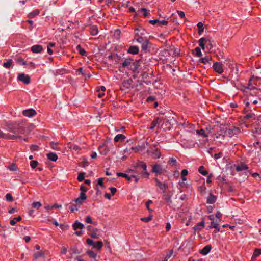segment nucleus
I'll list each match as a JSON object with an SVG mask.
<instances>
[{
  "mask_svg": "<svg viewBox=\"0 0 261 261\" xmlns=\"http://www.w3.org/2000/svg\"><path fill=\"white\" fill-rule=\"evenodd\" d=\"M138 68V63L135 62H134L133 61L131 63V65H130V66H129L128 69L132 70L133 72H135L137 70Z\"/></svg>",
  "mask_w": 261,
  "mask_h": 261,
  "instance_id": "nucleus-30",
  "label": "nucleus"
},
{
  "mask_svg": "<svg viewBox=\"0 0 261 261\" xmlns=\"http://www.w3.org/2000/svg\"><path fill=\"white\" fill-rule=\"evenodd\" d=\"M61 207H62L61 205H58V204H55L53 205H46L45 206V208L47 210H49L50 209L58 208H60Z\"/></svg>",
  "mask_w": 261,
  "mask_h": 261,
  "instance_id": "nucleus-34",
  "label": "nucleus"
},
{
  "mask_svg": "<svg viewBox=\"0 0 261 261\" xmlns=\"http://www.w3.org/2000/svg\"><path fill=\"white\" fill-rule=\"evenodd\" d=\"M85 222L87 223H89V224L93 223L94 225L96 224L95 223H93V221L92 220V219H91V217L90 216H86V217L85 218Z\"/></svg>",
  "mask_w": 261,
  "mask_h": 261,
  "instance_id": "nucleus-48",
  "label": "nucleus"
},
{
  "mask_svg": "<svg viewBox=\"0 0 261 261\" xmlns=\"http://www.w3.org/2000/svg\"><path fill=\"white\" fill-rule=\"evenodd\" d=\"M234 166L236 167V169L238 172L247 170L248 169L247 165L243 163L234 165Z\"/></svg>",
  "mask_w": 261,
  "mask_h": 261,
  "instance_id": "nucleus-9",
  "label": "nucleus"
},
{
  "mask_svg": "<svg viewBox=\"0 0 261 261\" xmlns=\"http://www.w3.org/2000/svg\"><path fill=\"white\" fill-rule=\"evenodd\" d=\"M148 153L152 156L153 159L160 158L161 155V153L159 149H155L154 150H148Z\"/></svg>",
  "mask_w": 261,
  "mask_h": 261,
  "instance_id": "nucleus-6",
  "label": "nucleus"
},
{
  "mask_svg": "<svg viewBox=\"0 0 261 261\" xmlns=\"http://www.w3.org/2000/svg\"><path fill=\"white\" fill-rule=\"evenodd\" d=\"M6 129L8 131L12 133L13 134L4 133L0 130V138L6 140H15L21 138V136L19 134H24L25 128L22 123L14 122L7 123L6 125Z\"/></svg>",
  "mask_w": 261,
  "mask_h": 261,
  "instance_id": "nucleus-1",
  "label": "nucleus"
},
{
  "mask_svg": "<svg viewBox=\"0 0 261 261\" xmlns=\"http://www.w3.org/2000/svg\"><path fill=\"white\" fill-rule=\"evenodd\" d=\"M209 228H215L216 229L217 232H219L220 230V228L219 226L218 222L217 221H212L211 224L210 226H209Z\"/></svg>",
  "mask_w": 261,
  "mask_h": 261,
  "instance_id": "nucleus-17",
  "label": "nucleus"
},
{
  "mask_svg": "<svg viewBox=\"0 0 261 261\" xmlns=\"http://www.w3.org/2000/svg\"><path fill=\"white\" fill-rule=\"evenodd\" d=\"M188 171L187 169H184L182 170L181 173V176H186L188 175Z\"/></svg>",
  "mask_w": 261,
  "mask_h": 261,
  "instance_id": "nucleus-64",
  "label": "nucleus"
},
{
  "mask_svg": "<svg viewBox=\"0 0 261 261\" xmlns=\"http://www.w3.org/2000/svg\"><path fill=\"white\" fill-rule=\"evenodd\" d=\"M163 198L166 200V201L169 203H171L172 202L171 200V196L169 194H164L163 195Z\"/></svg>",
  "mask_w": 261,
  "mask_h": 261,
  "instance_id": "nucleus-44",
  "label": "nucleus"
},
{
  "mask_svg": "<svg viewBox=\"0 0 261 261\" xmlns=\"http://www.w3.org/2000/svg\"><path fill=\"white\" fill-rule=\"evenodd\" d=\"M84 173H81L78 175L77 180L79 181H82L84 180Z\"/></svg>",
  "mask_w": 261,
  "mask_h": 261,
  "instance_id": "nucleus-58",
  "label": "nucleus"
},
{
  "mask_svg": "<svg viewBox=\"0 0 261 261\" xmlns=\"http://www.w3.org/2000/svg\"><path fill=\"white\" fill-rule=\"evenodd\" d=\"M197 27L199 28V34H200L201 32H203L204 28L203 27V23L202 22H198L197 24Z\"/></svg>",
  "mask_w": 261,
  "mask_h": 261,
  "instance_id": "nucleus-46",
  "label": "nucleus"
},
{
  "mask_svg": "<svg viewBox=\"0 0 261 261\" xmlns=\"http://www.w3.org/2000/svg\"><path fill=\"white\" fill-rule=\"evenodd\" d=\"M43 256H44V253L42 251L38 252H36L34 254V258L35 259Z\"/></svg>",
  "mask_w": 261,
  "mask_h": 261,
  "instance_id": "nucleus-41",
  "label": "nucleus"
},
{
  "mask_svg": "<svg viewBox=\"0 0 261 261\" xmlns=\"http://www.w3.org/2000/svg\"><path fill=\"white\" fill-rule=\"evenodd\" d=\"M195 51L196 52V56L197 57H201L202 56V53H201V49L199 47H196L195 48Z\"/></svg>",
  "mask_w": 261,
  "mask_h": 261,
  "instance_id": "nucleus-49",
  "label": "nucleus"
},
{
  "mask_svg": "<svg viewBox=\"0 0 261 261\" xmlns=\"http://www.w3.org/2000/svg\"><path fill=\"white\" fill-rule=\"evenodd\" d=\"M117 175L119 177L125 178L129 181H130L132 179V176H129L125 173L118 172L117 173Z\"/></svg>",
  "mask_w": 261,
  "mask_h": 261,
  "instance_id": "nucleus-29",
  "label": "nucleus"
},
{
  "mask_svg": "<svg viewBox=\"0 0 261 261\" xmlns=\"http://www.w3.org/2000/svg\"><path fill=\"white\" fill-rule=\"evenodd\" d=\"M98 150L100 154L103 155H106L109 152V149L106 146V142L99 146Z\"/></svg>",
  "mask_w": 261,
  "mask_h": 261,
  "instance_id": "nucleus-10",
  "label": "nucleus"
},
{
  "mask_svg": "<svg viewBox=\"0 0 261 261\" xmlns=\"http://www.w3.org/2000/svg\"><path fill=\"white\" fill-rule=\"evenodd\" d=\"M68 147L70 149H73L74 150H77L80 149L79 146H78L77 145H76L75 144H71L70 143H69L68 144Z\"/></svg>",
  "mask_w": 261,
  "mask_h": 261,
  "instance_id": "nucleus-38",
  "label": "nucleus"
},
{
  "mask_svg": "<svg viewBox=\"0 0 261 261\" xmlns=\"http://www.w3.org/2000/svg\"><path fill=\"white\" fill-rule=\"evenodd\" d=\"M6 199L8 201H13V198L10 193H7L6 195Z\"/></svg>",
  "mask_w": 261,
  "mask_h": 261,
  "instance_id": "nucleus-53",
  "label": "nucleus"
},
{
  "mask_svg": "<svg viewBox=\"0 0 261 261\" xmlns=\"http://www.w3.org/2000/svg\"><path fill=\"white\" fill-rule=\"evenodd\" d=\"M98 231L97 228L92 229V231H91L89 232V235L92 238L97 239L98 238V235L97 234V232Z\"/></svg>",
  "mask_w": 261,
  "mask_h": 261,
  "instance_id": "nucleus-25",
  "label": "nucleus"
},
{
  "mask_svg": "<svg viewBox=\"0 0 261 261\" xmlns=\"http://www.w3.org/2000/svg\"><path fill=\"white\" fill-rule=\"evenodd\" d=\"M162 122V119L159 118L155 119L151 123L149 128L153 130L155 127H159L160 124Z\"/></svg>",
  "mask_w": 261,
  "mask_h": 261,
  "instance_id": "nucleus-8",
  "label": "nucleus"
},
{
  "mask_svg": "<svg viewBox=\"0 0 261 261\" xmlns=\"http://www.w3.org/2000/svg\"><path fill=\"white\" fill-rule=\"evenodd\" d=\"M139 166L141 168H142L143 171H146V170L147 166H146V165L145 163H141L139 165Z\"/></svg>",
  "mask_w": 261,
  "mask_h": 261,
  "instance_id": "nucleus-62",
  "label": "nucleus"
},
{
  "mask_svg": "<svg viewBox=\"0 0 261 261\" xmlns=\"http://www.w3.org/2000/svg\"><path fill=\"white\" fill-rule=\"evenodd\" d=\"M152 172L157 174H161L163 173L164 169L161 165L156 164L152 166Z\"/></svg>",
  "mask_w": 261,
  "mask_h": 261,
  "instance_id": "nucleus-7",
  "label": "nucleus"
},
{
  "mask_svg": "<svg viewBox=\"0 0 261 261\" xmlns=\"http://www.w3.org/2000/svg\"><path fill=\"white\" fill-rule=\"evenodd\" d=\"M89 32L92 35H96L98 34V30L96 25H92L89 28Z\"/></svg>",
  "mask_w": 261,
  "mask_h": 261,
  "instance_id": "nucleus-19",
  "label": "nucleus"
},
{
  "mask_svg": "<svg viewBox=\"0 0 261 261\" xmlns=\"http://www.w3.org/2000/svg\"><path fill=\"white\" fill-rule=\"evenodd\" d=\"M133 61V60L130 59H125L124 62L122 63L121 66H120V69L124 68H129V66L131 65V63Z\"/></svg>",
  "mask_w": 261,
  "mask_h": 261,
  "instance_id": "nucleus-13",
  "label": "nucleus"
},
{
  "mask_svg": "<svg viewBox=\"0 0 261 261\" xmlns=\"http://www.w3.org/2000/svg\"><path fill=\"white\" fill-rule=\"evenodd\" d=\"M126 138V137L125 136V135H123V134H118L117 135L114 139V141L115 142H123L125 140V139Z\"/></svg>",
  "mask_w": 261,
  "mask_h": 261,
  "instance_id": "nucleus-16",
  "label": "nucleus"
},
{
  "mask_svg": "<svg viewBox=\"0 0 261 261\" xmlns=\"http://www.w3.org/2000/svg\"><path fill=\"white\" fill-rule=\"evenodd\" d=\"M168 163L172 166L175 165L176 163V160L173 158H170Z\"/></svg>",
  "mask_w": 261,
  "mask_h": 261,
  "instance_id": "nucleus-52",
  "label": "nucleus"
},
{
  "mask_svg": "<svg viewBox=\"0 0 261 261\" xmlns=\"http://www.w3.org/2000/svg\"><path fill=\"white\" fill-rule=\"evenodd\" d=\"M16 62L20 65H25L27 64L26 62L21 57H19L16 59Z\"/></svg>",
  "mask_w": 261,
  "mask_h": 261,
  "instance_id": "nucleus-43",
  "label": "nucleus"
},
{
  "mask_svg": "<svg viewBox=\"0 0 261 261\" xmlns=\"http://www.w3.org/2000/svg\"><path fill=\"white\" fill-rule=\"evenodd\" d=\"M140 11L143 12V15L144 17H146L147 16L148 13L147 12L146 9L144 8H141V9H140Z\"/></svg>",
  "mask_w": 261,
  "mask_h": 261,
  "instance_id": "nucleus-56",
  "label": "nucleus"
},
{
  "mask_svg": "<svg viewBox=\"0 0 261 261\" xmlns=\"http://www.w3.org/2000/svg\"><path fill=\"white\" fill-rule=\"evenodd\" d=\"M77 50L80 55L82 56H85L86 54V51L81 48L80 45H78L76 47Z\"/></svg>",
  "mask_w": 261,
  "mask_h": 261,
  "instance_id": "nucleus-39",
  "label": "nucleus"
},
{
  "mask_svg": "<svg viewBox=\"0 0 261 261\" xmlns=\"http://www.w3.org/2000/svg\"><path fill=\"white\" fill-rule=\"evenodd\" d=\"M46 156H47L48 159H49V160L53 161V162L56 161L58 159V156L55 153H53V152L49 153L47 154Z\"/></svg>",
  "mask_w": 261,
  "mask_h": 261,
  "instance_id": "nucleus-21",
  "label": "nucleus"
},
{
  "mask_svg": "<svg viewBox=\"0 0 261 261\" xmlns=\"http://www.w3.org/2000/svg\"><path fill=\"white\" fill-rule=\"evenodd\" d=\"M163 123L161 124V127L163 128L164 130L170 129L171 128V124L168 122V121H162Z\"/></svg>",
  "mask_w": 261,
  "mask_h": 261,
  "instance_id": "nucleus-22",
  "label": "nucleus"
},
{
  "mask_svg": "<svg viewBox=\"0 0 261 261\" xmlns=\"http://www.w3.org/2000/svg\"><path fill=\"white\" fill-rule=\"evenodd\" d=\"M239 132V129L238 128L236 127H232V128H230L227 129L225 130V134L226 136H228L229 137H231L236 135H237Z\"/></svg>",
  "mask_w": 261,
  "mask_h": 261,
  "instance_id": "nucleus-4",
  "label": "nucleus"
},
{
  "mask_svg": "<svg viewBox=\"0 0 261 261\" xmlns=\"http://www.w3.org/2000/svg\"><path fill=\"white\" fill-rule=\"evenodd\" d=\"M21 220V217L20 216H18L17 217L13 218L12 220H10V223L11 225H14L17 222L20 221Z\"/></svg>",
  "mask_w": 261,
  "mask_h": 261,
  "instance_id": "nucleus-33",
  "label": "nucleus"
},
{
  "mask_svg": "<svg viewBox=\"0 0 261 261\" xmlns=\"http://www.w3.org/2000/svg\"><path fill=\"white\" fill-rule=\"evenodd\" d=\"M87 199V196L85 193L83 192H81L80 194V196L76 199L74 200V202L76 203V205H77L79 207H80L81 205H82L84 201Z\"/></svg>",
  "mask_w": 261,
  "mask_h": 261,
  "instance_id": "nucleus-2",
  "label": "nucleus"
},
{
  "mask_svg": "<svg viewBox=\"0 0 261 261\" xmlns=\"http://www.w3.org/2000/svg\"><path fill=\"white\" fill-rule=\"evenodd\" d=\"M205 190H206V187H205L204 185H203L202 186L198 187V190L201 193L204 192L205 191Z\"/></svg>",
  "mask_w": 261,
  "mask_h": 261,
  "instance_id": "nucleus-63",
  "label": "nucleus"
},
{
  "mask_svg": "<svg viewBox=\"0 0 261 261\" xmlns=\"http://www.w3.org/2000/svg\"><path fill=\"white\" fill-rule=\"evenodd\" d=\"M151 220V218L150 217H143L141 218V220L145 222H148Z\"/></svg>",
  "mask_w": 261,
  "mask_h": 261,
  "instance_id": "nucleus-59",
  "label": "nucleus"
},
{
  "mask_svg": "<svg viewBox=\"0 0 261 261\" xmlns=\"http://www.w3.org/2000/svg\"><path fill=\"white\" fill-rule=\"evenodd\" d=\"M38 146L37 145H32L31 147H30V149L32 151H37L38 150Z\"/></svg>",
  "mask_w": 261,
  "mask_h": 261,
  "instance_id": "nucleus-60",
  "label": "nucleus"
},
{
  "mask_svg": "<svg viewBox=\"0 0 261 261\" xmlns=\"http://www.w3.org/2000/svg\"><path fill=\"white\" fill-rule=\"evenodd\" d=\"M210 42V40L204 38H201L199 40V45L201 47V48L204 50L205 49V45L207 43V42Z\"/></svg>",
  "mask_w": 261,
  "mask_h": 261,
  "instance_id": "nucleus-14",
  "label": "nucleus"
},
{
  "mask_svg": "<svg viewBox=\"0 0 261 261\" xmlns=\"http://www.w3.org/2000/svg\"><path fill=\"white\" fill-rule=\"evenodd\" d=\"M216 201V197L214 195L210 194L207 198V203L209 204H213Z\"/></svg>",
  "mask_w": 261,
  "mask_h": 261,
  "instance_id": "nucleus-24",
  "label": "nucleus"
},
{
  "mask_svg": "<svg viewBox=\"0 0 261 261\" xmlns=\"http://www.w3.org/2000/svg\"><path fill=\"white\" fill-rule=\"evenodd\" d=\"M261 254V249L256 248L253 254V257H256Z\"/></svg>",
  "mask_w": 261,
  "mask_h": 261,
  "instance_id": "nucleus-37",
  "label": "nucleus"
},
{
  "mask_svg": "<svg viewBox=\"0 0 261 261\" xmlns=\"http://www.w3.org/2000/svg\"><path fill=\"white\" fill-rule=\"evenodd\" d=\"M96 93L99 98H102L105 95V92L100 91L99 90H96Z\"/></svg>",
  "mask_w": 261,
  "mask_h": 261,
  "instance_id": "nucleus-57",
  "label": "nucleus"
},
{
  "mask_svg": "<svg viewBox=\"0 0 261 261\" xmlns=\"http://www.w3.org/2000/svg\"><path fill=\"white\" fill-rule=\"evenodd\" d=\"M132 82V80L125 81L123 83V86L126 87V88H128L129 87H130Z\"/></svg>",
  "mask_w": 261,
  "mask_h": 261,
  "instance_id": "nucleus-50",
  "label": "nucleus"
},
{
  "mask_svg": "<svg viewBox=\"0 0 261 261\" xmlns=\"http://www.w3.org/2000/svg\"><path fill=\"white\" fill-rule=\"evenodd\" d=\"M79 207H79L77 205H76L75 204H73L71 206L70 208V211L72 212H74L75 211H77L79 210Z\"/></svg>",
  "mask_w": 261,
  "mask_h": 261,
  "instance_id": "nucleus-55",
  "label": "nucleus"
},
{
  "mask_svg": "<svg viewBox=\"0 0 261 261\" xmlns=\"http://www.w3.org/2000/svg\"><path fill=\"white\" fill-rule=\"evenodd\" d=\"M204 227V221L202 220L201 222L198 223L194 228L195 230H201L202 228H203Z\"/></svg>",
  "mask_w": 261,
  "mask_h": 261,
  "instance_id": "nucleus-28",
  "label": "nucleus"
},
{
  "mask_svg": "<svg viewBox=\"0 0 261 261\" xmlns=\"http://www.w3.org/2000/svg\"><path fill=\"white\" fill-rule=\"evenodd\" d=\"M41 205L42 204L40 202H33L32 204V206L36 209H39Z\"/></svg>",
  "mask_w": 261,
  "mask_h": 261,
  "instance_id": "nucleus-47",
  "label": "nucleus"
},
{
  "mask_svg": "<svg viewBox=\"0 0 261 261\" xmlns=\"http://www.w3.org/2000/svg\"><path fill=\"white\" fill-rule=\"evenodd\" d=\"M196 133L197 134L202 136L204 138H206L207 137V135L205 133V131L203 129H200L199 130H197Z\"/></svg>",
  "mask_w": 261,
  "mask_h": 261,
  "instance_id": "nucleus-36",
  "label": "nucleus"
},
{
  "mask_svg": "<svg viewBox=\"0 0 261 261\" xmlns=\"http://www.w3.org/2000/svg\"><path fill=\"white\" fill-rule=\"evenodd\" d=\"M177 14L178 15L182 18H185V13L183 11H177Z\"/></svg>",
  "mask_w": 261,
  "mask_h": 261,
  "instance_id": "nucleus-61",
  "label": "nucleus"
},
{
  "mask_svg": "<svg viewBox=\"0 0 261 261\" xmlns=\"http://www.w3.org/2000/svg\"><path fill=\"white\" fill-rule=\"evenodd\" d=\"M87 254H88L90 257L93 258L94 259L96 258V254L93 251L89 250L86 252Z\"/></svg>",
  "mask_w": 261,
  "mask_h": 261,
  "instance_id": "nucleus-42",
  "label": "nucleus"
},
{
  "mask_svg": "<svg viewBox=\"0 0 261 261\" xmlns=\"http://www.w3.org/2000/svg\"><path fill=\"white\" fill-rule=\"evenodd\" d=\"M198 171L203 175H206L208 173L207 171L204 170V168L202 166L199 167Z\"/></svg>",
  "mask_w": 261,
  "mask_h": 261,
  "instance_id": "nucleus-40",
  "label": "nucleus"
},
{
  "mask_svg": "<svg viewBox=\"0 0 261 261\" xmlns=\"http://www.w3.org/2000/svg\"><path fill=\"white\" fill-rule=\"evenodd\" d=\"M103 246V243L101 241H97L96 243H94L93 247L97 248V250H100Z\"/></svg>",
  "mask_w": 261,
  "mask_h": 261,
  "instance_id": "nucleus-31",
  "label": "nucleus"
},
{
  "mask_svg": "<svg viewBox=\"0 0 261 261\" xmlns=\"http://www.w3.org/2000/svg\"><path fill=\"white\" fill-rule=\"evenodd\" d=\"M22 114L25 116L31 117L36 114V112L33 109H28L23 110Z\"/></svg>",
  "mask_w": 261,
  "mask_h": 261,
  "instance_id": "nucleus-11",
  "label": "nucleus"
},
{
  "mask_svg": "<svg viewBox=\"0 0 261 261\" xmlns=\"http://www.w3.org/2000/svg\"><path fill=\"white\" fill-rule=\"evenodd\" d=\"M212 60V58L211 56H206L204 58H202L199 59V62L203 63L204 64H206L208 63Z\"/></svg>",
  "mask_w": 261,
  "mask_h": 261,
  "instance_id": "nucleus-23",
  "label": "nucleus"
},
{
  "mask_svg": "<svg viewBox=\"0 0 261 261\" xmlns=\"http://www.w3.org/2000/svg\"><path fill=\"white\" fill-rule=\"evenodd\" d=\"M8 169L11 171H17L18 170V168L15 164H12L8 166Z\"/></svg>",
  "mask_w": 261,
  "mask_h": 261,
  "instance_id": "nucleus-45",
  "label": "nucleus"
},
{
  "mask_svg": "<svg viewBox=\"0 0 261 261\" xmlns=\"http://www.w3.org/2000/svg\"><path fill=\"white\" fill-rule=\"evenodd\" d=\"M213 67L214 70L219 74H221L223 72V65L221 63L215 62Z\"/></svg>",
  "mask_w": 261,
  "mask_h": 261,
  "instance_id": "nucleus-5",
  "label": "nucleus"
},
{
  "mask_svg": "<svg viewBox=\"0 0 261 261\" xmlns=\"http://www.w3.org/2000/svg\"><path fill=\"white\" fill-rule=\"evenodd\" d=\"M13 64V61L12 59H9L6 62L3 64V66L6 68L9 69Z\"/></svg>",
  "mask_w": 261,
  "mask_h": 261,
  "instance_id": "nucleus-32",
  "label": "nucleus"
},
{
  "mask_svg": "<svg viewBox=\"0 0 261 261\" xmlns=\"http://www.w3.org/2000/svg\"><path fill=\"white\" fill-rule=\"evenodd\" d=\"M31 50L34 53H39L42 51L43 47L40 45H34L31 47Z\"/></svg>",
  "mask_w": 261,
  "mask_h": 261,
  "instance_id": "nucleus-12",
  "label": "nucleus"
},
{
  "mask_svg": "<svg viewBox=\"0 0 261 261\" xmlns=\"http://www.w3.org/2000/svg\"><path fill=\"white\" fill-rule=\"evenodd\" d=\"M128 52L133 55L137 54L139 52V48L136 46H130Z\"/></svg>",
  "mask_w": 261,
  "mask_h": 261,
  "instance_id": "nucleus-20",
  "label": "nucleus"
},
{
  "mask_svg": "<svg viewBox=\"0 0 261 261\" xmlns=\"http://www.w3.org/2000/svg\"><path fill=\"white\" fill-rule=\"evenodd\" d=\"M50 147L56 150H60V148L58 146V143L51 142L49 143Z\"/></svg>",
  "mask_w": 261,
  "mask_h": 261,
  "instance_id": "nucleus-35",
  "label": "nucleus"
},
{
  "mask_svg": "<svg viewBox=\"0 0 261 261\" xmlns=\"http://www.w3.org/2000/svg\"><path fill=\"white\" fill-rule=\"evenodd\" d=\"M17 80L21 82H22L25 84H28L30 83V76L28 75L25 74L24 73H23L18 74Z\"/></svg>",
  "mask_w": 261,
  "mask_h": 261,
  "instance_id": "nucleus-3",
  "label": "nucleus"
},
{
  "mask_svg": "<svg viewBox=\"0 0 261 261\" xmlns=\"http://www.w3.org/2000/svg\"><path fill=\"white\" fill-rule=\"evenodd\" d=\"M211 250V246L210 245L205 246L200 251V253L203 255L207 254Z\"/></svg>",
  "mask_w": 261,
  "mask_h": 261,
  "instance_id": "nucleus-18",
  "label": "nucleus"
},
{
  "mask_svg": "<svg viewBox=\"0 0 261 261\" xmlns=\"http://www.w3.org/2000/svg\"><path fill=\"white\" fill-rule=\"evenodd\" d=\"M38 164V163L37 161H32L30 162V166L33 169H34L37 167Z\"/></svg>",
  "mask_w": 261,
  "mask_h": 261,
  "instance_id": "nucleus-54",
  "label": "nucleus"
},
{
  "mask_svg": "<svg viewBox=\"0 0 261 261\" xmlns=\"http://www.w3.org/2000/svg\"><path fill=\"white\" fill-rule=\"evenodd\" d=\"M154 180L156 186H158L161 189L163 190V192H164L168 187L167 185L165 183L161 182L157 178H155Z\"/></svg>",
  "mask_w": 261,
  "mask_h": 261,
  "instance_id": "nucleus-15",
  "label": "nucleus"
},
{
  "mask_svg": "<svg viewBox=\"0 0 261 261\" xmlns=\"http://www.w3.org/2000/svg\"><path fill=\"white\" fill-rule=\"evenodd\" d=\"M40 13V11L39 9H35V10L33 11L32 12L30 13L28 15V17H29L31 18H34L36 16L38 15Z\"/></svg>",
  "mask_w": 261,
  "mask_h": 261,
  "instance_id": "nucleus-27",
  "label": "nucleus"
},
{
  "mask_svg": "<svg viewBox=\"0 0 261 261\" xmlns=\"http://www.w3.org/2000/svg\"><path fill=\"white\" fill-rule=\"evenodd\" d=\"M147 47H148V41L145 40L144 42H143L142 43V46H141L142 49L145 50L147 49Z\"/></svg>",
  "mask_w": 261,
  "mask_h": 261,
  "instance_id": "nucleus-51",
  "label": "nucleus"
},
{
  "mask_svg": "<svg viewBox=\"0 0 261 261\" xmlns=\"http://www.w3.org/2000/svg\"><path fill=\"white\" fill-rule=\"evenodd\" d=\"M84 225L78 221H75L73 224V228L74 230H76L77 229H82Z\"/></svg>",
  "mask_w": 261,
  "mask_h": 261,
  "instance_id": "nucleus-26",
  "label": "nucleus"
}]
</instances>
